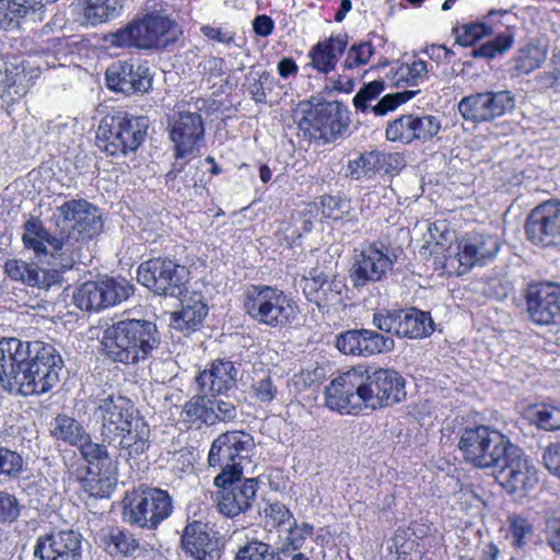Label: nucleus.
Segmentation results:
<instances>
[{"mask_svg":"<svg viewBox=\"0 0 560 560\" xmlns=\"http://www.w3.org/2000/svg\"><path fill=\"white\" fill-rule=\"evenodd\" d=\"M58 228V238L51 242L61 250V269H71L82 261V249L88 241L101 233L103 222L97 209L86 200H69L59 206L52 215Z\"/></svg>","mask_w":560,"mask_h":560,"instance_id":"nucleus-1","label":"nucleus"},{"mask_svg":"<svg viewBox=\"0 0 560 560\" xmlns=\"http://www.w3.org/2000/svg\"><path fill=\"white\" fill-rule=\"evenodd\" d=\"M161 342L155 323L147 319H122L103 331L102 351L109 360L137 364L148 359Z\"/></svg>","mask_w":560,"mask_h":560,"instance_id":"nucleus-2","label":"nucleus"},{"mask_svg":"<svg viewBox=\"0 0 560 560\" xmlns=\"http://www.w3.org/2000/svg\"><path fill=\"white\" fill-rule=\"evenodd\" d=\"M147 129V118L124 110L113 112L102 118L96 131V144L108 155H126L141 145Z\"/></svg>","mask_w":560,"mask_h":560,"instance_id":"nucleus-3","label":"nucleus"},{"mask_svg":"<svg viewBox=\"0 0 560 560\" xmlns=\"http://www.w3.org/2000/svg\"><path fill=\"white\" fill-rule=\"evenodd\" d=\"M179 33L178 25L170 18L149 14L109 34L106 39L115 47L154 49L173 43Z\"/></svg>","mask_w":560,"mask_h":560,"instance_id":"nucleus-4","label":"nucleus"},{"mask_svg":"<svg viewBox=\"0 0 560 560\" xmlns=\"http://www.w3.org/2000/svg\"><path fill=\"white\" fill-rule=\"evenodd\" d=\"M255 448L254 438L245 431L232 430L218 435L208 454L209 465L221 469L215 481L223 485L231 476H242L244 464L250 462Z\"/></svg>","mask_w":560,"mask_h":560,"instance_id":"nucleus-5","label":"nucleus"},{"mask_svg":"<svg viewBox=\"0 0 560 560\" xmlns=\"http://www.w3.org/2000/svg\"><path fill=\"white\" fill-rule=\"evenodd\" d=\"M63 360L56 348L36 343L35 355L26 359L15 395L31 396L49 392L60 380Z\"/></svg>","mask_w":560,"mask_h":560,"instance_id":"nucleus-6","label":"nucleus"},{"mask_svg":"<svg viewBox=\"0 0 560 560\" xmlns=\"http://www.w3.org/2000/svg\"><path fill=\"white\" fill-rule=\"evenodd\" d=\"M293 117L305 137L324 143L335 141L347 129L341 105L337 102H301L294 109Z\"/></svg>","mask_w":560,"mask_h":560,"instance_id":"nucleus-7","label":"nucleus"},{"mask_svg":"<svg viewBox=\"0 0 560 560\" xmlns=\"http://www.w3.org/2000/svg\"><path fill=\"white\" fill-rule=\"evenodd\" d=\"M511 444L498 430L476 425L460 431L457 446L467 463L477 468H491L501 465Z\"/></svg>","mask_w":560,"mask_h":560,"instance_id":"nucleus-8","label":"nucleus"},{"mask_svg":"<svg viewBox=\"0 0 560 560\" xmlns=\"http://www.w3.org/2000/svg\"><path fill=\"white\" fill-rule=\"evenodd\" d=\"M244 307L254 320L270 327H283L296 315V306L283 291L268 285L248 289Z\"/></svg>","mask_w":560,"mask_h":560,"instance_id":"nucleus-9","label":"nucleus"},{"mask_svg":"<svg viewBox=\"0 0 560 560\" xmlns=\"http://www.w3.org/2000/svg\"><path fill=\"white\" fill-rule=\"evenodd\" d=\"M363 408L377 409L399 402L406 395L405 381L394 370L355 366Z\"/></svg>","mask_w":560,"mask_h":560,"instance_id":"nucleus-10","label":"nucleus"},{"mask_svg":"<svg viewBox=\"0 0 560 560\" xmlns=\"http://www.w3.org/2000/svg\"><path fill=\"white\" fill-rule=\"evenodd\" d=\"M172 510V499L166 491L145 487L135 491L129 502L125 503L122 516L130 524L155 528L171 515Z\"/></svg>","mask_w":560,"mask_h":560,"instance_id":"nucleus-11","label":"nucleus"},{"mask_svg":"<svg viewBox=\"0 0 560 560\" xmlns=\"http://www.w3.org/2000/svg\"><path fill=\"white\" fill-rule=\"evenodd\" d=\"M138 281L158 295L179 296L188 279V270L171 259H150L137 272Z\"/></svg>","mask_w":560,"mask_h":560,"instance_id":"nucleus-12","label":"nucleus"},{"mask_svg":"<svg viewBox=\"0 0 560 560\" xmlns=\"http://www.w3.org/2000/svg\"><path fill=\"white\" fill-rule=\"evenodd\" d=\"M372 323L378 330L400 338L421 339L434 331L430 313L417 308L375 312Z\"/></svg>","mask_w":560,"mask_h":560,"instance_id":"nucleus-13","label":"nucleus"},{"mask_svg":"<svg viewBox=\"0 0 560 560\" xmlns=\"http://www.w3.org/2000/svg\"><path fill=\"white\" fill-rule=\"evenodd\" d=\"M500 249L498 237L489 234H470L457 245L454 255L445 256L444 268L457 276L469 271L474 266L487 265Z\"/></svg>","mask_w":560,"mask_h":560,"instance_id":"nucleus-14","label":"nucleus"},{"mask_svg":"<svg viewBox=\"0 0 560 560\" xmlns=\"http://www.w3.org/2000/svg\"><path fill=\"white\" fill-rule=\"evenodd\" d=\"M515 107V98L508 90L485 91L464 96L457 109L460 116L475 124L493 121Z\"/></svg>","mask_w":560,"mask_h":560,"instance_id":"nucleus-15","label":"nucleus"},{"mask_svg":"<svg viewBox=\"0 0 560 560\" xmlns=\"http://www.w3.org/2000/svg\"><path fill=\"white\" fill-rule=\"evenodd\" d=\"M92 419L98 425V432L103 442L114 438L116 433L138 418L135 415L133 404L130 399L120 395H108L97 399L95 402Z\"/></svg>","mask_w":560,"mask_h":560,"instance_id":"nucleus-16","label":"nucleus"},{"mask_svg":"<svg viewBox=\"0 0 560 560\" xmlns=\"http://www.w3.org/2000/svg\"><path fill=\"white\" fill-rule=\"evenodd\" d=\"M396 256L389 246L373 243L363 247L355 256L351 268V280L355 288L368 282L381 281L393 269Z\"/></svg>","mask_w":560,"mask_h":560,"instance_id":"nucleus-17","label":"nucleus"},{"mask_svg":"<svg viewBox=\"0 0 560 560\" xmlns=\"http://www.w3.org/2000/svg\"><path fill=\"white\" fill-rule=\"evenodd\" d=\"M337 349L348 355L369 358L394 350L395 341L372 329H349L336 337Z\"/></svg>","mask_w":560,"mask_h":560,"instance_id":"nucleus-18","label":"nucleus"},{"mask_svg":"<svg viewBox=\"0 0 560 560\" xmlns=\"http://www.w3.org/2000/svg\"><path fill=\"white\" fill-rule=\"evenodd\" d=\"M525 229L533 243L560 248V202L548 201L536 207L528 215Z\"/></svg>","mask_w":560,"mask_h":560,"instance_id":"nucleus-19","label":"nucleus"},{"mask_svg":"<svg viewBox=\"0 0 560 560\" xmlns=\"http://www.w3.org/2000/svg\"><path fill=\"white\" fill-rule=\"evenodd\" d=\"M213 482L219 488L217 506L223 515L234 517L252 506L257 491L255 479L231 476L223 485Z\"/></svg>","mask_w":560,"mask_h":560,"instance_id":"nucleus-20","label":"nucleus"},{"mask_svg":"<svg viewBox=\"0 0 560 560\" xmlns=\"http://www.w3.org/2000/svg\"><path fill=\"white\" fill-rule=\"evenodd\" d=\"M33 555L39 560H81L82 536L72 529L42 535L36 539Z\"/></svg>","mask_w":560,"mask_h":560,"instance_id":"nucleus-21","label":"nucleus"},{"mask_svg":"<svg viewBox=\"0 0 560 560\" xmlns=\"http://www.w3.org/2000/svg\"><path fill=\"white\" fill-rule=\"evenodd\" d=\"M527 313L537 325L560 319V287L551 282L530 284L526 295Z\"/></svg>","mask_w":560,"mask_h":560,"instance_id":"nucleus-22","label":"nucleus"},{"mask_svg":"<svg viewBox=\"0 0 560 560\" xmlns=\"http://www.w3.org/2000/svg\"><path fill=\"white\" fill-rule=\"evenodd\" d=\"M494 467L500 468L502 482L511 492L525 493L538 482L537 470L528 464L523 452L513 444L506 450L501 465Z\"/></svg>","mask_w":560,"mask_h":560,"instance_id":"nucleus-23","label":"nucleus"},{"mask_svg":"<svg viewBox=\"0 0 560 560\" xmlns=\"http://www.w3.org/2000/svg\"><path fill=\"white\" fill-rule=\"evenodd\" d=\"M107 86L126 95L145 93L151 88L149 68L129 61H115L105 73Z\"/></svg>","mask_w":560,"mask_h":560,"instance_id":"nucleus-24","label":"nucleus"},{"mask_svg":"<svg viewBox=\"0 0 560 560\" xmlns=\"http://www.w3.org/2000/svg\"><path fill=\"white\" fill-rule=\"evenodd\" d=\"M355 368L335 377L325 389L326 406L341 413L363 408Z\"/></svg>","mask_w":560,"mask_h":560,"instance_id":"nucleus-25","label":"nucleus"},{"mask_svg":"<svg viewBox=\"0 0 560 560\" xmlns=\"http://www.w3.org/2000/svg\"><path fill=\"white\" fill-rule=\"evenodd\" d=\"M28 347L16 338L0 340V386L10 394L16 393L20 375L23 372Z\"/></svg>","mask_w":560,"mask_h":560,"instance_id":"nucleus-26","label":"nucleus"},{"mask_svg":"<svg viewBox=\"0 0 560 560\" xmlns=\"http://www.w3.org/2000/svg\"><path fill=\"white\" fill-rule=\"evenodd\" d=\"M205 132L200 114L183 112L171 127V139L175 145L176 160L191 155Z\"/></svg>","mask_w":560,"mask_h":560,"instance_id":"nucleus-27","label":"nucleus"},{"mask_svg":"<svg viewBox=\"0 0 560 560\" xmlns=\"http://www.w3.org/2000/svg\"><path fill=\"white\" fill-rule=\"evenodd\" d=\"M105 441L108 446L119 452V457L126 460L136 459L150 447V427L144 419L138 417L130 425Z\"/></svg>","mask_w":560,"mask_h":560,"instance_id":"nucleus-28","label":"nucleus"},{"mask_svg":"<svg viewBox=\"0 0 560 560\" xmlns=\"http://www.w3.org/2000/svg\"><path fill=\"white\" fill-rule=\"evenodd\" d=\"M57 267L46 268L37 264L10 259L5 262L4 270L12 280L21 281L30 287L48 290L61 282V272Z\"/></svg>","mask_w":560,"mask_h":560,"instance_id":"nucleus-29","label":"nucleus"},{"mask_svg":"<svg viewBox=\"0 0 560 560\" xmlns=\"http://www.w3.org/2000/svg\"><path fill=\"white\" fill-rule=\"evenodd\" d=\"M182 547L185 553L194 560H219L221 558L219 539L211 536L207 525L201 522H194L185 527Z\"/></svg>","mask_w":560,"mask_h":560,"instance_id":"nucleus-30","label":"nucleus"},{"mask_svg":"<svg viewBox=\"0 0 560 560\" xmlns=\"http://www.w3.org/2000/svg\"><path fill=\"white\" fill-rule=\"evenodd\" d=\"M237 369L230 360L218 359L196 376L200 393L221 395L236 385Z\"/></svg>","mask_w":560,"mask_h":560,"instance_id":"nucleus-31","label":"nucleus"},{"mask_svg":"<svg viewBox=\"0 0 560 560\" xmlns=\"http://www.w3.org/2000/svg\"><path fill=\"white\" fill-rule=\"evenodd\" d=\"M44 11H36L28 0H0V30L28 27L44 20Z\"/></svg>","mask_w":560,"mask_h":560,"instance_id":"nucleus-32","label":"nucleus"},{"mask_svg":"<svg viewBox=\"0 0 560 560\" xmlns=\"http://www.w3.org/2000/svg\"><path fill=\"white\" fill-rule=\"evenodd\" d=\"M347 42L342 36L330 37L318 42L308 52L311 65L322 73L334 70L338 56L346 49Z\"/></svg>","mask_w":560,"mask_h":560,"instance_id":"nucleus-33","label":"nucleus"},{"mask_svg":"<svg viewBox=\"0 0 560 560\" xmlns=\"http://www.w3.org/2000/svg\"><path fill=\"white\" fill-rule=\"evenodd\" d=\"M58 238V233L51 235L45 230L40 222L31 220L25 223V231L23 234V242L27 248L34 249L36 253H49L52 258L54 266L61 268V256L56 246H54L51 240Z\"/></svg>","mask_w":560,"mask_h":560,"instance_id":"nucleus-34","label":"nucleus"},{"mask_svg":"<svg viewBox=\"0 0 560 560\" xmlns=\"http://www.w3.org/2000/svg\"><path fill=\"white\" fill-rule=\"evenodd\" d=\"M102 542L105 550L112 556H133L140 548L139 540L129 530L120 527L103 529Z\"/></svg>","mask_w":560,"mask_h":560,"instance_id":"nucleus-35","label":"nucleus"},{"mask_svg":"<svg viewBox=\"0 0 560 560\" xmlns=\"http://www.w3.org/2000/svg\"><path fill=\"white\" fill-rule=\"evenodd\" d=\"M208 314V306L200 294L194 293L182 302V310L174 314L179 329H197Z\"/></svg>","mask_w":560,"mask_h":560,"instance_id":"nucleus-36","label":"nucleus"},{"mask_svg":"<svg viewBox=\"0 0 560 560\" xmlns=\"http://www.w3.org/2000/svg\"><path fill=\"white\" fill-rule=\"evenodd\" d=\"M121 0H83L82 24L98 25L118 16Z\"/></svg>","mask_w":560,"mask_h":560,"instance_id":"nucleus-37","label":"nucleus"},{"mask_svg":"<svg viewBox=\"0 0 560 560\" xmlns=\"http://www.w3.org/2000/svg\"><path fill=\"white\" fill-rule=\"evenodd\" d=\"M547 59V49L535 43H528L517 50L513 58V72L515 75H524L541 67Z\"/></svg>","mask_w":560,"mask_h":560,"instance_id":"nucleus-38","label":"nucleus"},{"mask_svg":"<svg viewBox=\"0 0 560 560\" xmlns=\"http://www.w3.org/2000/svg\"><path fill=\"white\" fill-rule=\"evenodd\" d=\"M208 395L203 393L195 395L184 405L182 419L189 427L201 429L202 425H212V415L208 407Z\"/></svg>","mask_w":560,"mask_h":560,"instance_id":"nucleus-39","label":"nucleus"},{"mask_svg":"<svg viewBox=\"0 0 560 560\" xmlns=\"http://www.w3.org/2000/svg\"><path fill=\"white\" fill-rule=\"evenodd\" d=\"M51 434L70 445L79 446L86 441L89 433L75 419L67 415H58L55 418Z\"/></svg>","mask_w":560,"mask_h":560,"instance_id":"nucleus-40","label":"nucleus"},{"mask_svg":"<svg viewBox=\"0 0 560 560\" xmlns=\"http://www.w3.org/2000/svg\"><path fill=\"white\" fill-rule=\"evenodd\" d=\"M102 289L98 281L82 283L73 293V303L77 307L86 312H97L104 307Z\"/></svg>","mask_w":560,"mask_h":560,"instance_id":"nucleus-41","label":"nucleus"},{"mask_svg":"<svg viewBox=\"0 0 560 560\" xmlns=\"http://www.w3.org/2000/svg\"><path fill=\"white\" fill-rule=\"evenodd\" d=\"M104 307L126 301L133 292V287L124 278H107L98 281Z\"/></svg>","mask_w":560,"mask_h":560,"instance_id":"nucleus-42","label":"nucleus"},{"mask_svg":"<svg viewBox=\"0 0 560 560\" xmlns=\"http://www.w3.org/2000/svg\"><path fill=\"white\" fill-rule=\"evenodd\" d=\"M81 451L82 456L90 464H96L101 466V469H106L109 474L117 472L116 465L109 456L107 451V443H96L91 441L90 434H88L86 441L78 446Z\"/></svg>","mask_w":560,"mask_h":560,"instance_id":"nucleus-43","label":"nucleus"},{"mask_svg":"<svg viewBox=\"0 0 560 560\" xmlns=\"http://www.w3.org/2000/svg\"><path fill=\"white\" fill-rule=\"evenodd\" d=\"M313 529L312 525L307 523L298 525L295 520H293L292 524L289 525L285 537L282 539L281 546L278 548L279 555L292 556L296 553L295 551L303 547L306 537L312 535Z\"/></svg>","mask_w":560,"mask_h":560,"instance_id":"nucleus-44","label":"nucleus"},{"mask_svg":"<svg viewBox=\"0 0 560 560\" xmlns=\"http://www.w3.org/2000/svg\"><path fill=\"white\" fill-rule=\"evenodd\" d=\"M343 289L345 284L341 280L329 276L319 293L314 296L313 303L322 310H329L332 306H337L342 301Z\"/></svg>","mask_w":560,"mask_h":560,"instance_id":"nucleus-45","label":"nucleus"},{"mask_svg":"<svg viewBox=\"0 0 560 560\" xmlns=\"http://www.w3.org/2000/svg\"><path fill=\"white\" fill-rule=\"evenodd\" d=\"M413 115H401L400 117L388 122L385 136L389 141H400L402 143H411L413 141Z\"/></svg>","mask_w":560,"mask_h":560,"instance_id":"nucleus-46","label":"nucleus"},{"mask_svg":"<svg viewBox=\"0 0 560 560\" xmlns=\"http://www.w3.org/2000/svg\"><path fill=\"white\" fill-rule=\"evenodd\" d=\"M219 395H208V407L212 415L211 424L219 422H231L237 418V406L228 399L218 397Z\"/></svg>","mask_w":560,"mask_h":560,"instance_id":"nucleus-47","label":"nucleus"},{"mask_svg":"<svg viewBox=\"0 0 560 560\" xmlns=\"http://www.w3.org/2000/svg\"><path fill=\"white\" fill-rule=\"evenodd\" d=\"M375 173H377L376 151L362 153L359 158L348 162L347 175L352 179L371 177Z\"/></svg>","mask_w":560,"mask_h":560,"instance_id":"nucleus-48","label":"nucleus"},{"mask_svg":"<svg viewBox=\"0 0 560 560\" xmlns=\"http://www.w3.org/2000/svg\"><path fill=\"white\" fill-rule=\"evenodd\" d=\"M529 418L540 429L553 431L560 429V407L541 405L529 411Z\"/></svg>","mask_w":560,"mask_h":560,"instance_id":"nucleus-49","label":"nucleus"},{"mask_svg":"<svg viewBox=\"0 0 560 560\" xmlns=\"http://www.w3.org/2000/svg\"><path fill=\"white\" fill-rule=\"evenodd\" d=\"M429 72L428 65L423 60L401 63L397 71V83L405 82L409 86H417Z\"/></svg>","mask_w":560,"mask_h":560,"instance_id":"nucleus-50","label":"nucleus"},{"mask_svg":"<svg viewBox=\"0 0 560 560\" xmlns=\"http://www.w3.org/2000/svg\"><path fill=\"white\" fill-rule=\"evenodd\" d=\"M383 91V81L375 80L364 84L353 97L354 107L362 113H368L369 110L372 112L374 106L373 103L378 98Z\"/></svg>","mask_w":560,"mask_h":560,"instance_id":"nucleus-51","label":"nucleus"},{"mask_svg":"<svg viewBox=\"0 0 560 560\" xmlns=\"http://www.w3.org/2000/svg\"><path fill=\"white\" fill-rule=\"evenodd\" d=\"M456 43L460 46H471L477 40L490 35L492 28L483 22L465 24L454 30Z\"/></svg>","mask_w":560,"mask_h":560,"instance_id":"nucleus-52","label":"nucleus"},{"mask_svg":"<svg viewBox=\"0 0 560 560\" xmlns=\"http://www.w3.org/2000/svg\"><path fill=\"white\" fill-rule=\"evenodd\" d=\"M418 92V90H407L402 92L387 94L374 104L372 113L375 116H385L389 112L395 110L402 103H406L407 101L411 100Z\"/></svg>","mask_w":560,"mask_h":560,"instance_id":"nucleus-53","label":"nucleus"},{"mask_svg":"<svg viewBox=\"0 0 560 560\" xmlns=\"http://www.w3.org/2000/svg\"><path fill=\"white\" fill-rule=\"evenodd\" d=\"M23 505L19 499L7 491H0V525L12 524L21 515Z\"/></svg>","mask_w":560,"mask_h":560,"instance_id":"nucleus-54","label":"nucleus"},{"mask_svg":"<svg viewBox=\"0 0 560 560\" xmlns=\"http://www.w3.org/2000/svg\"><path fill=\"white\" fill-rule=\"evenodd\" d=\"M412 128L415 132L413 141L419 140L424 142L431 140L439 133L441 129V124L436 117L431 115H425L421 117L415 116Z\"/></svg>","mask_w":560,"mask_h":560,"instance_id":"nucleus-55","label":"nucleus"},{"mask_svg":"<svg viewBox=\"0 0 560 560\" xmlns=\"http://www.w3.org/2000/svg\"><path fill=\"white\" fill-rule=\"evenodd\" d=\"M512 544L517 548L524 547L534 535L533 525L528 520L521 516H511L509 518Z\"/></svg>","mask_w":560,"mask_h":560,"instance_id":"nucleus-56","label":"nucleus"},{"mask_svg":"<svg viewBox=\"0 0 560 560\" xmlns=\"http://www.w3.org/2000/svg\"><path fill=\"white\" fill-rule=\"evenodd\" d=\"M23 469L22 456L10 448L0 447V476L16 478Z\"/></svg>","mask_w":560,"mask_h":560,"instance_id":"nucleus-57","label":"nucleus"},{"mask_svg":"<svg viewBox=\"0 0 560 560\" xmlns=\"http://www.w3.org/2000/svg\"><path fill=\"white\" fill-rule=\"evenodd\" d=\"M115 475L116 472L109 474L106 469H103L102 476L91 477L84 480V490L95 498L107 497L115 482Z\"/></svg>","mask_w":560,"mask_h":560,"instance_id":"nucleus-58","label":"nucleus"},{"mask_svg":"<svg viewBox=\"0 0 560 560\" xmlns=\"http://www.w3.org/2000/svg\"><path fill=\"white\" fill-rule=\"evenodd\" d=\"M252 390L255 398L262 404L273 401L279 395L278 386L273 378L268 374L254 380Z\"/></svg>","mask_w":560,"mask_h":560,"instance_id":"nucleus-59","label":"nucleus"},{"mask_svg":"<svg viewBox=\"0 0 560 560\" xmlns=\"http://www.w3.org/2000/svg\"><path fill=\"white\" fill-rule=\"evenodd\" d=\"M546 538L552 550L560 553V505L546 512Z\"/></svg>","mask_w":560,"mask_h":560,"instance_id":"nucleus-60","label":"nucleus"},{"mask_svg":"<svg viewBox=\"0 0 560 560\" xmlns=\"http://www.w3.org/2000/svg\"><path fill=\"white\" fill-rule=\"evenodd\" d=\"M329 276L318 268H313L308 277L301 279L300 285L308 301L314 302V296L319 293Z\"/></svg>","mask_w":560,"mask_h":560,"instance_id":"nucleus-61","label":"nucleus"},{"mask_svg":"<svg viewBox=\"0 0 560 560\" xmlns=\"http://www.w3.org/2000/svg\"><path fill=\"white\" fill-rule=\"evenodd\" d=\"M374 54V48L371 43H360L353 45L347 52L343 66L345 68L352 69L369 62Z\"/></svg>","mask_w":560,"mask_h":560,"instance_id":"nucleus-62","label":"nucleus"},{"mask_svg":"<svg viewBox=\"0 0 560 560\" xmlns=\"http://www.w3.org/2000/svg\"><path fill=\"white\" fill-rule=\"evenodd\" d=\"M320 206L323 215L332 220L341 219L350 208L348 200L330 195L323 196Z\"/></svg>","mask_w":560,"mask_h":560,"instance_id":"nucleus-63","label":"nucleus"},{"mask_svg":"<svg viewBox=\"0 0 560 560\" xmlns=\"http://www.w3.org/2000/svg\"><path fill=\"white\" fill-rule=\"evenodd\" d=\"M377 173L386 174L398 173L405 167V160L400 153H387L376 151Z\"/></svg>","mask_w":560,"mask_h":560,"instance_id":"nucleus-64","label":"nucleus"}]
</instances>
